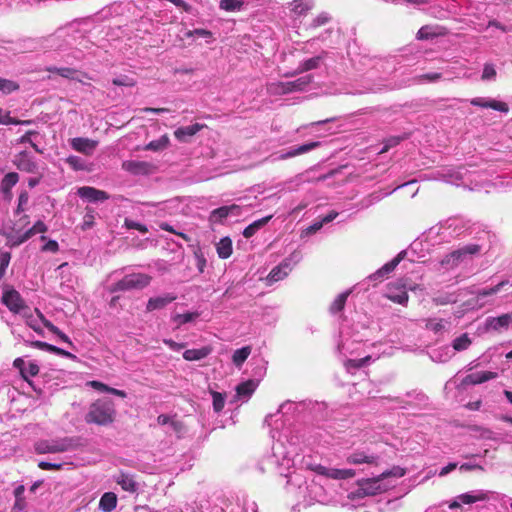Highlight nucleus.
Listing matches in <instances>:
<instances>
[{"instance_id":"2eb2a0df","label":"nucleus","mask_w":512,"mask_h":512,"mask_svg":"<svg viewBox=\"0 0 512 512\" xmlns=\"http://www.w3.org/2000/svg\"><path fill=\"white\" fill-rule=\"evenodd\" d=\"M14 165L20 170L26 173H35L38 169V165L27 152H21L16 155Z\"/></svg>"},{"instance_id":"a211bd4d","label":"nucleus","mask_w":512,"mask_h":512,"mask_svg":"<svg viewBox=\"0 0 512 512\" xmlns=\"http://www.w3.org/2000/svg\"><path fill=\"white\" fill-rule=\"evenodd\" d=\"M205 127L203 124L195 123L189 126L179 127L174 131L175 138L183 143L189 141L191 137L196 135L200 130Z\"/></svg>"},{"instance_id":"4be33fe9","label":"nucleus","mask_w":512,"mask_h":512,"mask_svg":"<svg viewBox=\"0 0 512 512\" xmlns=\"http://www.w3.org/2000/svg\"><path fill=\"white\" fill-rule=\"evenodd\" d=\"M405 254V251L400 252L394 259L383 265L374 274L370 275L369 278L373 280H381L385 275L389 274L396 268V266L404 258Z\"/></svg>"},{"instance_id":"58836bf2","label":"nucleus","mask_w":512,"mask_h":512,"mask_svg":"<svg viewBox=\"0 0 512 512\" xmlns=\"http://www.w3.org/2000/svg\"><path fill=\"white\" fill-rule=\"evenodd\" d=\"M251 347L250 346H244L240 349H237L232 356V361L236 367H241L242 364L247 360L249 355L251 354Z\"/></svg>"},{"instance_id":"de8ad7c7","label":"nucleus","mask_w":512,"mask_h":512,"mask_svg":"<svg viewBox=\"0 0 512 512\" xmlns=\"http://www.w3.org/2000/svg\"><path fill=\"white\" fill-rule=\"evenodd\" d=\"M168 145H169V138L167 135H163L159 139L149 142L146 145L145 149L150 150V151H160V150H163L166 147H168Z\"/></svg>"},{"instance_id":"39448f33","label":"nucleus","mask_w":512,"mask_h":512,"mask_svg":"<svg viewBox=\"0 0 512 512\" xmlns=\"http://www.w3.org/2000/svg\"><path fill=\"white\" fill-rule=\"evenodd\" d=\"M482 250L479 244H468L460 249H457L442 258L440 264L445 269H452L463 262L468 256L478 254Z\"/></svg>"},{"instance_id":"f257e3e1","label":"nucleus","mask_w":512,"mask_h":512,"mask_svg":"<svg viewBox=\"0 0 512 512\" xmlns=\"http://www.w3.org/2000/svg\"><path fill=\"white\" fill-rule=\"evenodd\" d=\"M290 451L284 446L280 437L272 445V453L263 461L261 469L275 470L279 475L287 477L290 469L294 465V461L290 456Z\"/></svg>"},{"instance_id":"e2e57ef3","label":"nucleus","mask_w":512,"mask_h":512,"mask_svg":"<svg viewBox=\"0 0 512 512\" xmlns=\"http://www.w3.org/2000/svg\"><path fill=\"white\" fill-rule=\"evenodd\" d=\"M212 398H213V409L215 412H220L224 408L225 405V398L224 396L219 392H212Z\"/></svg>"},{"instance_id":"9d476101","label":"nucleus","mask_w":512,"mask_h":512,"mask_svg":"<svg viewBox=\"0 0 512 512\" xmlns=\"http://www.w3.org/2000/svg\"><path fill=\"white\" fill-rule=\"evenodd\" d=\"M360 347V341L351 340L349 333L344 329L340 330L339 340L337 342V351L344 357L352 356L357 353Z\"/></svg>"},{"instance_id":"c03bdc74","label":"nucleus","mask_w":512,"mask_h":512,"mask_svg":"<svg viewBox=\"0 0 512 512\" xmlns=\"http://www.w3.org/2000/svg\"><path fill=\"white\" fill-rule=\"evenodd\" d=\"M387 297L393 302L401 305H405L408 302V294L405 290L394 291L392 287H389Z\"/></svg>"},{"instance_id":"72a5a7b5","label":"nucleus","mask_w":512,"mask_h":512,"mask_svg":"<svg viewBox=\"0 0 512 512\" xmlns=\"http://www.w3.org/2000/svg\"><path fill=\"white\" fill-rule=\"evenodd\" d=\"M271 218H272V215H269V216H266V217H263L261 219L254 221L253 223H251L244 229L243 236L245 238H250V237L254 236L257 231H259L262 227H264L271 220Z\"/></svg>"},{"instance_id":"680f3d73","label":"nucleus","mask_w":512,"mask_h":512,"mask_svg":"<svg viewBox=\"0 0 512 512\" xmlns=\"http://www.w3.org/2000/svg\"><path fill=\"white\" fill-rule=\"evenodd\" d=\"M29 201V194L26 190H23L20 192L18 197V205L16 208V214H20L26 210V205Z\"/></svg>"},{"instance_id":"b1692460","label":"nucleus","mask_w":512,"mask_h":512,"mask_svg":"<svg viewBox=\"0 0 512 512\" xmlns=\"http://www.w3.org/2000/svg\"><path fill=\"white\" fill-rule=\"evenodd\" d=\"M47 231V226L43 221H37L30 229L25 231L23 234L19 235L14 241V245H19L33 237L38 233H44Z\"/></svg>"},{"instance_id":"0e129e2a","label":"nucleus","mask_w":512,"mask_h":512,"mask_svg":"<svg viewBox=\"0 0 512 512\" xmlns=\"http://www.w3.org/2000/svg\"><path fill=\"white\" fill-rule=\"evenodd\" d=\"M10 259L11 255L9 252L0 251V278L5 274Z\"/></svg>"},{"instance_id":"864d4df0","label":"nucleus","mask_w":512,"mask_h":512,"mask_svg":"<svg viewBox=\"0 0 512 512\" xmlns=\"http://www.w3.org/2000/svg\"><path fill=\"white\" fill-rule=\"evenodd\" d=\"M330 20H331V16L329 13L321 12L315 18L312 19V21L309 24V27L315 29V28H318L320 26H323V25L329 23Z\"/></svg>"},{"instance_id":"f3484780","label":"nucleus","mask_w":512,"mask_h":512,"mask_svg":"<svg viewBox=\"0 0 512 512\" xmlns=\"http://www.w3.org/2000/svg\"><path fill=\"white\" fill-rule=\"evenodd\" d=\"M177 299V296L173 293H166L161 296L152 297L148 300L146 305V311L151 312L166 307Z\"/></svg>"},{"instance_id":"7ed1b4c3","label":"nucleus","mask_w":512,"mask_h":512,"mask_svg":"<svg viewBox=\"0 0 512 512\" xmlns=\"http://www.w3.org/2000/svg\"><path fill=\"white\" fill-rule=\"evenodd\" d=\"M77 447V440L71 437L40 440L35 444L38 454L62 453L72 451Z\"/></svg>"},{"instance_id":"2f4dec72","label":"nucleus","mask_w":512,"mask_h":512,"mask_svg":"<svg viewBox=\"0 0 512 512\" xmlns=\"http://www.w3.org/2000/svg\"><path fill=\"white\" fill-rule=\"evenodd\" d=\"M216 250L219 258H229L233 251L231 239L229 237L221 238L220 241L216 244Z\"/></svg>"},{"instance_id":"79ce46f5","label":"nucleus","mask_w":512,"mask_h":512,"mask_svg":"<svg viewBox=\"0 0 512 512\" xmlns=\"http://www.w3.org/2000/svg\"><path fill=\"white\" fill-rule=\"evenodd\" d=\"M65 162L74 170V171H89L88 165L84 159L79 156L70 155L66 158Z\"/></svg>"},{"instance_id":"a18cd8bd","label":"nucleus","mask_w":512,"mask_h":512,"mask_svg":"<svg viewBox=\"0 0 512 512\" xmlns=\"http://www.w3.org/2000/svg\"><path fill=\"white\" fill-rule=\"evenodd\" d=\"M117 483L125 491L135 492L137 490V483L129 475L121 474L117 479Z\"/></svg>"},{"instance_id":"f03ea898","label":"nucleus","mask_w":512,"mask_h":512,"mask_svg":"<svg viewBox=\"0 0 512 512\" xmlns=\"http://www.w3.org/2000/svg\"><path fill=\"white\" fill-rule=\"evenodd\" d=\"M115 408L111 400L99 399L92 403L85 415L88 424L108 425L114 421Z\"/></svg>"},{"instance_id":"423d86ee","label":"nucleus","mask_w":512,"mask_h":512,"mask_svg":"<svg viewBox=\"0 0 512 512\" xmlns=\"http://www.w3.org/2000/svg\"><path fill=\"white\" fill-rule=\"evenodd\" d=\"M151 276L144 273H132L125 275L121 280L113 284L112 292L143 289L151 282Z\"/></svg>"},{"instance_id":"69168bd1","label":"nucleus","mask_w":512,"mask_h":512,"mask_svg":"<svg viewBox=\"0 0 512 512\" xmlns=\"http://www.w3.org/2000/svg\"><path fill=\"white\" fill-rule=\"evenodd\" d=\"M506 284L505 281L500 282L499 284L495 285L491 288H484L478 292L479 297H487L494 295L500 291V289Z\"/></svg>"},{"instance_id":"412c9836","label":"nucleus","mask_w":512,"mask_h":512,"mask_svg":"<svg viewBox=\"0 0 512 512\" xmlns=\"http://www.w3.org/2000/svg\"><path fill=\"white\" fill-rule=\"evenodd\" d=\"M490 491L486 490H473L467 493L460 494L457 499L463 504H473L480 501L489 499Z\"/></svg>"},{"instance_id":"aec40b11","label":"nucleus","mask_w":512,"mask_h":512,"mask_svg":"<svg viewBox=\"0 0 512 512\" xmlns=\"http://www.w3.org/2000/svg\"><path fill=\"white\" fill-rule=\"evenodd\" d=\"M378 460V457L373 454H368L365 451H354L349 454L346 458V462L352 465H360V464H375Z\"/></svg>"},{"instance_id":"603ef678","label":"nucleus","mask_w":512,"mask_h":512,"mask_svg":"<svg viewBox=\"0 0 512 512\" xmlns=\"http://www.w3.org/2000/svg\"><path fill=\"white\" fill-rule=\"evenodd\" d=\"M451 357V350L449 347H442L434 350L431 358L437 362H446Z\"/></svg>"},{"instance_id":"cd10ccee","label":"nucleus","mask_w":512,"mask_h":512,"mask_svg":"<svg viewBox=\"0 0 512 512\" xmlns=\"http://www.w3.org/2000/svg\"><path fill=\"white\" fill-rule=\"evenodd\" d=\"M485 328L488 331H501L510 328L506 314H502L498 317H488L485 320Z\"/></svg>"},{"instance_id":"6e6552de","label":"nucleus","mask_w":512,"mask_h":512,"mask_svg":"<svg viewBox=\"0 0 512 512\" xmlns=\"http://www.w3.org/2000/svg\"><path fill=\"white\" fill-rule=\"evenodd\" d=\"M3 304L13 313L23 316L24 312L29 311V308L24 304L20 294L16 290H8L3 293Z\"/></svg>"},{"instance_id":"13d9d810","label":"nucleus","mask_w":512,"mask_h":512,"mask_svg":"<svg viewBox=\"0 0 512 512\" xmlns=\"http://www.w3.org/2000/svg\"><path fill=\"white\" fill-rule=\"evenodd\" d=\"M372 360V357L367 355L363 358H360V359H347L345 361V366L349 369V368H360V367H363L367 364L370 363V361Z\"/></svg>"},{"instance_id":"f8f14e48","label":"nucleus","mask_w":512,"mask_h":512,"mask_svg":"<svg viewBox=\"0 0 512 512\" xmlns=\"http://www.w3.org/2000/svg\"><path fill=\"white\" fill-rule=\"evenodd\" d=\"M69 144L73 150L90 156L97 148L98 141L85 137H75L69 140Z\"/></svg>"},{"instance_id":"338daca9","label":"nucleus","mask_w":512,"mask_h":512,"mask_svg":"<svg viewBox=\"0 0 512 512\" xmlns=\"http://www.w3.org/2000/svg\"><path fill=\"white\" fill-rule=\"evenodd\" d=\"M124 224H125V227L128 229H135L143 234L148 232L147 227L139 222H136V221H133L130 219H125Z\"/></svg>"},{"instance_id":"37998d69","label":"nucleus","mask_w":512,"mask_h":512,"mask_svg":"<svg viewBox=\"0 0 512 512\" xmlns=\"http://www.w3.org/2000/svg\"><path fill=\"white\" fill-rule=\"evenodd\" d=\"M220 9L227 12L241 11L244 7L243 0H220Z\"/></svg>"},{"instance_id":"49530a36","label":"nucleus","mask_w":512,"mask_h":512,"mask_svg":"<svg viewBox=\"0 0 512 512\" xmlns=\"http://www.w3.org/2000/svg\"><path fill=\"white\" fill-rule=\"evenodd\" d=\"M349 295H350V290H347V291L339 294L335 298V300L332 302V304L330 306V312L335 314V313L341 311L344 308L346 300Z\"/></svg>"},{"instance_id":"a878e982","label":"nucleus","mask_w":512,"mask_h":512,"mask_svg":"<svg viewBox=\"0 0 512 512\" xmlns=\"http://www.w3.org/2000/svg\"><path fill=\"white\" fill-rule=\"evenodd\" d=\"M24 344L26 346H30V347H33V348H36V349H39V350H43V351H46V352H49V353H54V354H57V355H65V356H70V353L64 351L63 349L61 348H58L56 346H53L51 344H48L46 342H42V341H31V340H23Z\"/></svg>"},{"instance_id":"5701e85b","label":"nucleus","mask_w":512,"mask_h":512,"mask_svg":"<svg viewBox=\"0 0 512 512\" xmlns=\"http://www.w3.org/2000/svg\"><path fill=\"white\" fill-rule=\"evenodd\" d=\"M291 406H292V403L285 402L282 405H280V407H279V409L277 410L276 413L269 414V415L266 416V418L264 420V423L267 424L269 427H272L271 437L273 439L276 438V434H275L274 430H278L279 429V425L277 423L280 420V415L284 414L285 413L284 410L287 409V408H290Z\"/></svg>"},{"instance_id":"9b49d317","label":"nucleus","mask_w":512,"mask_h":512,"mask_svg":"<svg viewBox=\"0 0 512 512\" xmlns=\"http://www.w3.org/2000/svg\"><path fill=\"white\" fill-rule=\"evenodd\" d=\"M77 195L89 203L104 202L109 199V194L107 192L91 186H82L78 188Z\"/></svg>"},{"instance_id":"4d7b16f0","label":"nucleus","mask_w":512,"mask_h":512,"mask_svg":"<svg viewBox=\"0 0 512 512\" xmlns=\"http://www.w3.org/2000/svg\"><path fill=\"white\" fill-rule=\"evenodd\" d=\"M28 121H20L10 116V112H5L0 108V124L4 125H19L26 124Z\"/></svg>"},{"instance_id":"c85d7f7f","label":"nucleus","mask_w":512,"mask_h":512,"mask_svg":"<svg viewBox=\"0 0 512 512\" xmlns=\"http://www.w3.org/2000/svg\"><path fill=\"white\" fill-rule=\"evenodd\" d=\"M238 206L231 205V206H222L220 208L214 209L210 213L209 220L212 223H218L221 222L223 219L228 217L229 214L233 213L235 210H238Z\"/></svg>"},{"instance_id":"5fc2aeb1","label":"nucleus","mask_w":512,"mask_h":512,"mask_svg":"<svg viewBox=\"0 0 512 512\" xmlns=\"http://www.w3.org/2000/svg\"><path fill=\"white\" fill-rule=\"evenodd\" d=\"M320 61H321V57L320 56H316V57H312L310 59H307V60L303 61L300 64L299 71L300 72H306V71H309V70L316 69V68L319 67Z\"/></svg>"},{"instance_id":"8fccbe9b","label":"nucleus","mask_w":512,"mask_h":512,"mask_svg":"<svg viewBox=\"0 0 512 512\" xmlns=\"http://www.w3.org/2000/svg\"><path fill=\"white\" fill-rule=\"evenodd\" d=\"M47 71L51 72V73H57L60 76H62L64 78H68V79H74L75 75L77 73V71L75 69L70 68V67L57 68L55 66H51V67L47 68Z\"/></svg>"},{"instance_id":"3c124183","label":"nucleus","mask_w":512,"mask_h":512,"mask_svg":"<svg viewBox=\"0 0 512 512\" xmlns=\"http://www.w3.org/2000/svg\"><path fill=\"white\" fill-rule=\"evenodd\" d=\"M18 89H19L18 83H16L15 81L0 77V92L2 94H10L14 91H17Z\"/></svg>"},{"instance_id":"bf43d9fd","label":"nucleus","mask_w":512,"mask_h":512,"mask_svg":"<svg viewBox=\"0 0 512 512\" xmlns=\"http://www.w3.org/2000/svg\"><path fill=\"white\" fill-rule=\"evenodd\" d=\"M39 373V366L36 362H29L23 369L21 376L27 380L29 377H34Z\"/></svg>"},{"instance_id":"1a4fd4ad","label":"nucleus","mask_w":512,"mask_h":512,"mask_svg":"<svg viewBox=\"0 0 512 512\" xmlns=\"http://www.w3.org/2000/svg\"><path fill=\"white\" fill-rule=\"evenodd\" d=\"M320 144L321 143L319 141L309 142V143L302 144L297 147L289 148L286 152L275 153V154L271 155L270 157H271L272 161L286 160L288 158H293L298 155L308 153V152L318 148L320 146Z\"/></svg>"},{"instance_id":"393cba45","label":"nucleus","mask_w":512,"mask_h":512,"mask_svg":"<svg viewBox=\"0 0 512 512\" xmlns=\"http://www.w3.org/2000/svg\"><path fill=\"white\" fill-rule=\"evenodd\" d=\"M24 344L26 346H30V347H33V348H36V349H39V350H43V351H46V352H49V353H54V354H57V355H65V356H70V353L64 351L63 349L61 348H58L56 346H53L51 344H48L46 342H42V341H31V340H23Z\"/></svg>"},{"instance_id":"4c0bfd02","label":"nucleus","mask_w":512,"mask_h":512,"mask_svg":"<svg viewBox=\"0 0 512 512\" xmlns=\"http://www.w3.org/2000/svg\"><path fill=\"white\" fill-rule=\"evenodd\" d=\"M256 387H257V383L253 380H248L246 382L239 384L236 388V393H237L238 398H240V399L249 398L255 391Z\"/></svg>"},{"instance_id":"dca6fc26","label":"nucleus","mask_w":512,"mask_h":512,"mask_svg":"<svg viewBox=\"0 0 512 512\" xmlns=\"http://www.w3.org/2000/svg\"><path fill=\"white\" fill-rule=\"evenodd\" d=\"M498 373L492 371H481L469 374L462 380L463 385H478L497 378Z\"/></svg>"},{"instance_id":"a19ab883","label":"nucleus","mask_w":512,"mask_h":512,"mask_svg":"<svg viewBox=\"0 0 512 512\" xmlns=\"http://www.w3.org/2000/svg\"><path fill=\"white\" fill-rule=\"evenodd\" d=\"M471 343L472 340L469 335L467 333H463L452 341V348L457 352L464 351L469 348Z\"/></svg>"},{"instance_id":"c756f323","label":"nucleus","mask_w":512,"mask_h":512,"mask_svg":"<svg viewBox=\"0 0 512 512\" xmlns=\"http://www.w3.org/2000/svg\"><path fill=\"white\" fill-rule=\"evenodd\" d=\"M117 506V496L113 492L104 493L99 501V508L104 512H111Z\"/></svg>"},{"instance_id":"4468645a","label":"nucleus","mask_w":512,"mask_h":512,"mask_svg":"<svg viewBox=\"0 0 512 512\" xmlns=\"http://www.w3.org/2000/svg\"><path fill=\"white\" fill-rule=\"evenodd\" d=\"M471 105L481 107V108H491L493 110L507 113L509 111V107L505 102L497 101L491 98L485 97H476L470 100Z\"/></svg>"},{"instance_id":"0eeeda50","label":"nucleus","mask_w":512,"mask_h":512,"mask_svg":"<svg viewBox=\"0 0 512 512\" xmlns=\"http://www.w3.org/2000/svg\"><path fill=\"white\" fill-rule=\"evenodd\" d=\"M406 474V470L400 466H394L390 470L383 472L378 477L368 479L365 483V489L371 494L386 491L389 485L382 484V481L388 477L401 478Z\"/></svg>"},{"instance_id":"c9c22d12","label":"nucleus","mask_w":512,"mask_h":512,"mask_svg":"<svg viewBox=\"0 0 512 512\" xmlns=\"http://www.w3.org/2000/svg\"><path fill=\"white\" fill-rule=\"evenodd\" d=\"M291 11L296 15L306 14L314 6L313 0H293L290 3Z\"/></svg>"},{"instance_id":"6e6d98bb","label":"nucleus","mask_w":512,"mask_h":512,"mask_svg":"<svg viewBox=\"0 0 512 512\" xmlns=\"http://www.w3.org/2000/svg\"><path fill=\"white\" fill-rule=\"evenodd\" d=\"M302 259V254L300 251H293L287 258H285L282 262L284 263V266H286V269L292 270V268L298 264Z\"/></svg>"},{"instance_id":"052dcab7","label":"nucleus","mask_w":512,"mask_h":512,"mask_svg":"<svg viewBox=\"0 0 512 512\" xmlns=\"http://www.w3.org/2000/svg\"><path fill=\"white\" fill-rule=\"evenodd\" d=\"M496 75H497V72H496L495 66L493 64L486 63L483 68L481 79L483 81H492V80H495Z\"/></svg>"},{"instance_id":"ddd939ff","label":"nucleus","mask_w":512,"mask_h":512,"mask_svg":"<svg viewBox=\"0 0 512 512\" xmlns=\"http://www.w3.org/2000/svg\"><path fill=\"white\" fill-rule=\"evenodd\" d=\"M316 472L319 475H324L328 478L337 480L350 479L356 475V472L353 469L328 468L321 465L316 468Z\"/></svg>"},{"instance_id":"e433bc0d","label":"nucleus","mask_w":512,"mask_h":512,"mask_svg":"<svg viewBox=\"0 0 512 512\" xmlns=\"http://www.w3.org/2000/svg\"><path fill=\"white\" fill-rule=\"evenodd\" d=\"M436 179L443 180L447 183L458 185V182L462 179V174L459 171L452 169L442 170L437 172Z\"/></svg>"},{"instance_id":"20e7f679","label":"nucleus","mask_w":512,"mask_h":512,"mask_svg":"<svg viewBox=\"0 0 512 512\" xmlns=\"http://www.w3.org/2000/svg\"><path fill=\"white\" fill-rule=\"evenodd\" d=\"M312 82L311 75L299 77L294 81L272 82L267 86V91L272 95H283L294 91H303Z\"/></svg>"},{"instance_id":"473e14b6","label":"nucleus","mask_w":512,"mask_h":512,"mask_svg":"<svg viewBox=\"0 0 512 512\" xmlns=\"http://www.w3.org/2000/svg\"><path fill=\"white\" fill-rule=\"evenodd\" d=\"M291 270L286 269L284 263L281 262L278 266L274 267L267 276L268 284H273L284 279Z\"/></svg>"},{"instance_id":"f704fd0d","label":"nucleus","mask_w":512,"mask_h":512,"mask_svg":"<svg viewBox=\"0 0 512 512\" xmlns=\"http://www.w3.org/2000/svg\"><path fill=\"white\" fill-rule=\"evenodd\" d=\"M37 311V314H38V317L42 320V323L43 325L50 331L52 332L53 334H55L56 336H58L63 342L69 344V345H72L69 337L64 334L58 327H56L52 322H50L49 320H47L44 315L39 311V310H36Z\"/></svg>"},{"instance_id":"bb28decb","label":"nucleus","mask_w":512,"mask_h":512,"mask_svg":"<svg viewBox=\"0 0 512 512\" xmlns=\"http://www.w3.org/2000/svg\"><path fill=\"white\" fill-rule=\"evenodd\" d=\"M123 169L133 174H147L151 165L145 161L130 160L123 162Z\"/></svg>"},{"instance_id":"7c9ffc66","label":"nucleus","mask_w":512,"mask_h":512,"mask_svg":"<svg viewBox=\"0 0 512 512\" xmlns=\"http://www.w3.org/2000/svg\"><path fill=\"white\" fill-rule=\"evenodd\" d=\"M211 353V348L208 346L199 349H188L184 351L183 358L187 361H197L207 357Z\"/></svg>"},{"instance_id":"09e8293b","label":"nucleus","mask_w":512,"mask_h":512,"mask_svg":"<svg viewBox=\"0 0 512 512\" xmlns=\"http://www.w3.org/2000/svg\"><path fill=\"white\" fill-rule=\"evenodd\" d=\"M199 317L198 312H187L184 314H176L172 317V320L177 323L178 326L194 321Z\"/></svg>"},{"instance_id":"ea45409f","label":"nucleus","mask_w":512,"mask_h":512,"mask_svg":"<svg viewBox=\"0 0 512 512\" xmlns=\"http://www.w3.org/2000/svg\"><path fill=\"white\" fill-rule=\"evenodd\" d=\"M35 314L36 315H33L29 310L23 313V317L26 319V323L30 328H32L39 335H43V330L41 329L39 324L40 322L42 323V320L38 317L36 310Z\"/></svg>"},{"instance_id":"6ab92c4d","label":"nucleus","mask_w":512,"mask_h":512,"mask_svg":"<svg viewBox=\"0 0 512 512\" xmlns=\"http://www.w3.org/2000/svg\"><path fill=\"white\" fill-rule=\"evenodd\" d=\"M19 175L16 172L7 173L0 183V190L4 195V198L7 200L12 199V188L18 183Z\"/></svg>"},{"instance_id":"774afa93","label":"nucleus","mask_w":512,"mask_h":512,"mask_svg":"<svg viewBox=\"0 0 512 512\" xmlns=\"http://www.w3.org/2000/svg\"><path fill=\"white\" fill-rule=\"evenodd\" d=\"M418 78H419V82H424V81L436 82L442 78V75H441V73L432 72V73H426V74L420 75Z\"/></svg>"}]
</instances>
